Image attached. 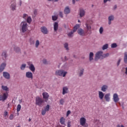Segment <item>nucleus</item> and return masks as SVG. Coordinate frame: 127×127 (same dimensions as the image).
<instances>
[{
    "label": "nucleus",
    "mask_w": 127,
    "mask_h": 127,
    "mask_svg": "<svg viewBox=\"0 0 127 127\" xmlns=\"http://www.w3.org/2000/svg\"><path fill=\"white\" fill-rule=\"evenodd\" d=\"M64 49L66 51H69V44L67 43H65L64 44Z\"/></svg>",
    "instance_id": "28"
},
{
    "label": "nucleus",
    "mask_w": 127,
    "mask_h": 127,
    "mask_svg": "<svg viewBox=\"0 0 127 127\" xmlns=\"http://www.w3.org/2000/svg\"><path fill=\"white\" fill-rule=\"evenodd\" d=\"M124 62L125 64H127V52L124 53Z\"/></svg>",
    "instance_id": "30"
},
{
    "label": "nucleus",
    "mask_w": 127,
    "mask_h": 127,
    "mask_svg": "<svg viewBox=\"0 0 127 127\" xmlns=\"http://www.w3.org/2000/svg\"><path fill=\"white\" fill-rule=\"evenodd\" d=\"M11 10L14 11L16 10V3L15 2H13L11 3V4L10 6Z\"/></svg>",
    "instance_id": "20"
},
{
    "label": "nucleus",
    "mask_w": 127,
    "mask_h": 127,
    "mask_svg": "<svg viewBox=\"0 0 127 127\" xmlns=\"http://www.w3.org/2000/svg\"><path fill=\"white\" fill-rule=\"evenodd\" d=\"M43 97L45 101H48V99L49 98V94L48 93L45 92L43 93Z\"/></svg>",
    "instance_id": "21"
},
{
    "label": "nucleus",
    "mask_w": 127,
    "mask_h": 127,
    "mask_svg": "<svg viewBox=\"0 0 127 127\" xmlns=\"http://www.w3.org/2000/svg\"><path fill=\"white\" fill-rule=\"evenodd\" d=\"M121 61H122V59H119L117 62V66H120V64H121Z\"/></svg>",
    "instance_id": "49"
},
{
    "label": "nucleus",
    "mask_w": 127,
    "mask_h": 127,
    "mask_svg": "<svg viewBox=\"0 0 127 127\" xmlns=\"http://www.w3.org/2000/svg\"><path fill=\"white\" fill-rule=\"evenodd\" d=\"M5 67H6V63L4 62L2 63L0 65V73H1L4 69H5Z\"/></svg>",
    "instance_id": "10"
},
{
    "label": "nucleus",
    "mask_w": 127,
    "mask_h": 127,
    "mask_svg": "<svg viewBox=\"0 0 127 127\" xmlns=\"http://www.w3.org/2000/svg\"><path fill=\"white\" fill-rule=\"evenodd\" d=\"M85 10L83 9H81L79 10V16L80 17H83L84 16H85Z\"/></svg>",
    "instance_id": "23"
},
{
    "label": "nucleus",
    "mask_w": 127,
    "mask_h": 127,
    "mask_svg": "<svg viewBox=\"0 0 127 127\" xmlns=\"http://www.w3.org/2000/svg\"><path fill=\"white\" fill-rule=\"evenodd\" d=\"M74 32H75V31L73 30L72 31H71V32L68 33L67 35L68 37H73V33H74Z\"/></svg>",
    "instance_id": "38"
},
{
    "label": "nucleus",
    "mask_w": 127,
    "mask_h": 127,
    "mask_svg": "<svg viewBox=\"0 0 127 127\" xmlns=\"http://www.w3.org/2000/svg\"><path fill=\"white\" fill-rule=\"evenodd\" d=\"M115 20V15L111 14L108 16V24L111 25L112 24V21Z\"/></svg>",
    "instance_id": "7"
},
{
    "label": "nucleus",
    "mask_w": 127,
    "mask_h": 127,
    "mask_svg": "<svg viewBox=\"0 0 127 127\" xmlns=\"http://www.w3.org/2000/svg\"><path fill=\"white\" fill-rule=\"evenodd\" d=\"M46 110H45L44 109H43L42 111V115L43 116H44V115H45V114H46Z\"/></svg>",
    "instance_id": "50"
},
{
    "label": "nucleus",
    "mask_w": 127,
    "mask_h": 127,
    "mask_svg": "<svg viewBox=\"0 0 127 127\" xmlns=\"http://www.w3.org/2000/svg\"><path fill=\"white\" fill-rule=\"evenodd\" d=\"M68 93H69V88L68 86H64L63 88V95H66V94H68Z\"/></svg>",
    "instance_id": "13"
},
{
    "label": "nucleus",
    "mask_w": 127,
    "mask_h": 127,
    "mask_svg": "<svg viewBox=\"0 0 127 127\" xmlns=\"http://www.w3.org/2000/svg\"><path fill=\"white\" fill-rule=\"evenodd\" d=\"M14 51H15L17 53H19L20 52V49L19 47H17L15 45L13 46Z\"/></svg>",
    "instance_id": "26"
},
{
    "label": "nucleus",
    "mask_w": 127,
    "mask_h": 127,
    "mask_svg": "<svg viewBox=\"0 0 127 127\" xmlns=\"http://www.w3.org/2000/svg\"><path fill=\"white\" fill-rule=\"evenodd\" d=\"M77 33L81 36H85L86 35V32L85 30L82 28H79L77 30Z\"/></svg>",
    "instance_id": "9"
},
{
    "label": "nucleus",
    "mask_w": 127,
    "mask_h": 127,
    "mask_svg": "<svg viewBox=\"0 0 127 127\" xmlns=\"http://www.w3.org/2000/svg\"><path fill=\"white\" fill-rule=\"evenodd\" d=\"M67 127H71V123L68 122V123H67Z\"/></svg>",
    "instance_id": "62"
},
{
    "label": "nucleus",
    "mask_w": 127,
    "mask_h": 127,
    "mask_svg": "<svg viewBox=\"0 0 127 127\" xmlns=\"http://www.w3.org/2000/svg\"><path fill=\"white\" fill-rule=\"evenodd\" d=\"M113 101L115 103H118L120 101V98H119V95L117 93H114L113 94Z\"/></svg>",
    "instance_id": "16"
},
{
    "label": "nucleus",
    "mask_w": 127,
    "mask_h": 127,
    "mask_svg": "<svg viewBox=\"0 0 127 127\" xmlns=\"http://www.w3.org/2000/svg\"><path fill=\"white\" fill-rule=\"evenodd\" d=\"M49 1H55V2H57L59 0H48Z\"/></svg>",
    "instance_id": "58"
},
{
    "label": "nucleus",
    "mask_w": 127,
    "mask_h": 127,
    "mask_svg": "<svg viewBox=\"0 0 127 127\" xmlns=\"http://www.w3.org/2000/svg\"><path fill=\"white\" fill-rule=\"evenodd\" d=\"M69 67V65H68V64L65 63L63 65V69H67Z\"/></svg>",
    "instance_id": "41"
},
{
    "label": "nucleus",
    "mask_w": 127,
    "mask_h": 127,
    "mask_svg": "<svg viewBox=\"0 0 127 127\" xmlns=\"http://www.w3.org/2000/svg\"><path fill=\"white\" fill-rule=\"evenodd\" d=\"M70 114H71V111L70 110L67 111L66 113V117H68Z\"/></svg>",
    "instance_id": "53"
},
{
    "label": "nucleus",
    "mask_w": 127,
    "mask_h": 127,
    "mask_svg": "<svg viewBox=\"0 0 127 127\" xmlns=\"http://www.w3.org/2000/svg\"><path fill=\"white\" fill-rule=\"evenodd\" d=\"M41 31L43 34H48V30L46 27L43 26L41 28Z\"/></svg>",
    "instance_id": "18"
},
{
    "label": "nucleus",
    "mask_w": 127,
    "mask_h": 127,
    "mask_svg": "<svg viewBox=\"0 0 127 127\" xmlns=\"http://www.w3.org/2000/svg\"><path fill=\"white\" fill-rule=\"evenodd\" d=\"M108 1H111V0H103L104 3H107Z\"/></svg>",
    "instance_id": "56"
},
{
    "label": "nucleus",
    "mask_w": 127,
    "mask_h": 127,
    "mask_svg": "<svg viewBox=\"0 0 127 127\" xmlns=\"http://www.w3.org/2000/svg\"><path fill=\"white\" fill-rule=\"evenodd\" d=\"M59 16H60V17H61L62 18H63V12H59Z\"/></svg>",
    "instance_id": "52"
},
{
    "label": "nucleus",
    "mask_w": 127,
    "mask_h": 127,
    "mask_svg": "<svg viewBox=\"0 0 127 127\" xmlns=\"http://www.w3.org/2000/svg\"><path fill=\"white\" fill-rule=\"evenodd\" d=\"M85 71V69L83 67H80L78 70V76L79 77H83V75H84V72Z\"/></svg>",
    "instance_id": "8"
},
{
    "label": "nucleus",
    "mask_w": 127,
    "mask_h": 127,
    "mask_svg": "<svg viewBox=\"0 0 127 127\" xmlns=\"http://www.w3.org/2000/svg\"><path fill=\"white\" fill-rule=\"evenodd\" d=\"M64 28H68V25L64 24Z\"/></svg>",
    "instance_id": "60"
},
{
    "label": "nucleus",
    "mask_w": 127,
    "mask_h": 127,
    "mask_svg": "<svg viewBox=\"0 0 127 127\" xmlns=\"http://www.w3.org/2000/svg\"><path fill=\"white\" fill-rule=\"evenodd\" d=\"M117 7H118V6H117V5H115L114 6H113V10H116V9H117Z\"/></svg>",
    "instance_id": "57"
},
{
    "label": "nucleus",
    "mask_w": 127,
    "mask_h": 127,
    "mask_svg": "<svg viewBox=\"0 0 127 127\" xmlns=\"http://www.w3.org/2000/svg\"><path fill=\"white\" fill-rule=\"evenodd\" d=\"M108 48H109V44H106L102 46V50H106V49H108Z\"/></svg>",
    "instance_id": "34"
},
{
    "label": "nucleus",
    "mask_w": 127,
    "mask_h": 127,
    "mask_svg": "<svg viewBox=\"0 0 127 127\" xmlns=\"http://www.w3.org/2000/svg\"><path fill=\"white\" fill-rule=\"evenodd\" d=\"M7 115H8V113H7V112H6V111H5L4 113V117H6V116H7Z\"/></svg>",
    "instance_id": "59"
},
{
    "label": "nucleus",
    "mask_w": 127,
    "mask_h": 127,
    "mask_svg": "<svg viewBox=\"0 0 127 127\" xmlns=\"http://www.w3.org/2000/svg\"><path fill=\"white\" fill-rule=\"evenodd\" d=\"M44 103V100L42 99L39 96H37L36 97V105L37 106H39V107H41L43 103Z\"/></svg>",
    "instance_id": "3"
},
{
    "label": "nucleus",
    "mask_w": 127,
    "mask_h": 127,
    "mask_svg": "<svg viewBox=\"0 0 127 127\" xmlns=\"http://www.w3.org/2000/svg\"><path fill=\"white\" fill-rule=\"evenodd\" d=\"M59 25H58V22H55L54 23V30L55 32H57V30H58V27Z\"/></svg>",
    "instance_id": "22"
},
{
    "label": "nucleus",
    "mask_w": 127,
    "mask_h": 127,
    "mask_svg": "<svg viewBox=\"0 0 127 127\" xmlns=\"http://www.w3.org/2000/svg\"><path fill=\"white\" fill-rule=\"evenodd\" d=\"M80 26H81L80 24H76V25L74 27L73 31H74L75 32H76V31H77V29H78V28H79Z\"/></svg>",
    "instance_id": "35"
},
{
    "label": "nucleus",
    "mask_w": 127,
    "mask_h": 127,
    "mask_svg": "<svg viewBox=\"0 0 127 127\" xmlns=\"http://www.w3.org/2000/svg\"><path fill=\"white\" fill-rule=\"evenodd\" d=\"M34 14H36L37 13V10H35L34 11Z\"/></svg>",
    "instance_id": "63"
},
{
    "label": "nucleus",
    "mask_w": 127,
    "mask_h": 127,
    "mask_svg": "<svg viewBox=\"0 0 127 127\" xmlns=\"http://www.w3.org/2000/svg\"><path fill=\"white\" fill-rule=\"evenodd\" d=\"M105 97V94L103 91H98V98L101 101H103L104 100V98Z\"/></svg>",
    "instance_id": "12"
},
{
    "label": "nucleus",
    "mask_w": 127,
    "mask_h": 127,
    "mask_svg": "<svg viewBox=\"0 0 127 127\" xmlns=\"http://www.w3.org/2000/svg\"><path fill=\"white\" fill-rule=\"evenodd\" d=\"M57 18H58V17H57V16H55V15L52 16L53 20L54 21L57 20Z\"/></svg>",
    "instance_id": "47"
},
{
    "label": "nucleus",
    "mask_w": 127,
    "mask_h": 127,
    "mask_svg": "<svg viewBox=\"0 0 127 127\" xmlns=\"http://www.w3.org/2000/svg\"><path fill=\"white\" fill-rule=\"evenodd\" d=\"M56 75L57 76H60L61 77V69L56 70Z\"/></svg>",
    "instance_id": "36"
},
{
    "label": "nucleus",
    "mask_w": 127,
    "mask_h": 127,
    "mask_svg": "<svg viewBox=\"0 0 127 127\" xmlns=\"http://www.w3.org/2000/svg\"><path fill=\"white\" fill-rule=\"evenodd\" d=\"M70 8H69V7L66 6L64 8V14H69V13H70Z\"/></svg>",
    "instance_id": "24"
},
{
    "label": "nucleus",
    "mask_w": 127,
    "mask_h": 127,
    "mask_svg": "<svg viewBox=\"0 0 127 127\" xmlns=\"http://www.w3.org/2000/svg\"><path fill=\"white\" fill-rule=\"evenodd\" d=\"M64 103H65V100L63 98L61 99L60 100V105H64Z\"/></svg>",
    "instance_id": "44"
},
{
    "label": "nucleus",
    "mask_w": 127,
    "mask_h": 127,
    "mask_svg": "<svg viewBox=\"0 0 127 127\" xmlns=\"http://www.w3.org/2000/svg\"><path fill=\"white\" fill-rule=\"evenodd\" d=\"M21 109V105L20 104H18L17 106V112H18L20 111Z\"/></svg>",
    "instance_id": "45"
},
{
    "label": "nucleus",
    "mask_w": 127,
    "mask_h": 127,
    "mask_svg": "<svg viewBox=\"0 0 127 127\" xmlns=\"http://www.w3.org/2000/svg\"><path fill=\"white\" fill-rule=\"evenodd\" d=\"M111 48H117L118 47V45L117 43H113L111 45Z\"/></svg>",
    "instance_id": "43"
},
{
    "label": "nucleus",
    "mask_w": 127,
    "mask_h": 127,
    "mask_svg": "<svg viewBox=\"0 0 127 127\" xmlns=\"http://www.w3.org/2000/svg\"><path fill=\"white\" fill-rule=\"evenodd\" d=\"M43 63H44V64H46V63H47V60L45 59H43Z\"/></svg>",
    "instance_id": "54"
},
{
    "label": "nucleus",
    "mask_w": 127,
    "mask_h": 127,
    "mask_svg": "<svg viewBox=\"0 0 127 127\" xmlns=\"http://www.w3.org/2000/svg\"><path fill=\"white\" fill-rule=\"evenodd\" d=\"M20 30L23 33L26 32L28 30V27L27 25V22L26 21H23L20 24Z\"/></svg>",
    "instance_id": "1"
},
{
    "label": "nucleus",
    "mask_w": 127,
    "mask_h": 127,
    "mask_svg": "<svg viewBox=\"0 0 127 127\" xmlns=\"http://www.w3.org/2000/svg\"><path fill=\"white\" fill-rule=\"evenodd\" d=\"M104 99L106 102H110L111 101V93H106L104 95Z\"/></svg>",
    "instance_id": "17"
},
{
    "label": "nucleus",
    "mask_w": 127,
    "mask_h": 127,
    "mask_svg": "<svg viewBox=\"0 0 127 127\" xmlns=\"http://www.w3.org/2000/svg\"><path fill=\"white\" fill-rule=\"evenodd\" d=\"M25 68H26V64H22L20 66V69L22 70V71H23L25 69Z\"/></svg>",
    "instance_id": "33"
},
{
    "label": "nucleus",
    "mask_w": 127,
    "mask_h": 127,
    "mask_svg": "<svg viewBox=\"0 0 127 127\" xmlns=\"http://www.w3.org/2000/svg\"><path fill=\"white\" fill-rule=\"evenodd\" d=\"M1 88L2 90H3V91H5L6 93H7V92L9 91V88L7 86L1 85Z\"/></svg>",
    "instance_id": "25"
},
{
    "label": "nucleus",
    "mask_w": 127,
    "mask_h": 127,
    "mask_svg": "<svg viewBox=\"0 0 127 127\" xmlns=\"http://www.w3.org/2000/svg\"><path fill=\"white\" fill-rule=\"evenodd\" d=\"M100 34H102L104 32V27H100L99 30Z\"/></svg>",
    "instance_id": "42"
},
{
    "label": "nucleus",
    "mask_w": 127,
    "mask_h": 127,
    "mask_svg": "<svg viewBox=\"0 0 127 127\" xmlns=\"http://www.w3.org/2000/svg\"><path fill=\"white\" fill-rule=\"evenodd\" d=\"M2 56L4 58H6V52H3L2 53Z\"/></svg>",
    "instance_id": "48"
},
{
    "label": "nucleus",
    "mask_w": 127,
    "mask_h": 127,
    "mask_svg": "<svg viewBox=\"0 0 127 127\" xmlns=\"http://www.w3.org/2000/svg\"><path fill=\"white\" fill-rule=\"evenodd\" d=\"M109 88V86L107 85L104 84L101 87V92H107L108 89Z\"/></svg>",
    "instance_id": "19"
},
{
    "label": "nucleus",
    "mask_w": 127,
    "mask_h": 127,
    "mask_svg": "<svg viewBox=\"0 0 127 127\" xmlns=\"http://www.w3.org/2000/svg\"><path fill=\"white\" fill-rule=\"evenodd\" d=\"M8 97V93L5 92L2 94V95L0 94V101H2V102H4L5 100L7 99Z\"/></svg>",
    "instance_id": "5"
},
{
    "label": "nucleus",
    "mask_w": 127,
    "mask_h": 127,
    "mask_svg": "<svg viewBox=\"0 0 127 127\" xmlns=\"http://www.w3.org/2000/svg\"><path fill=\"white\" fill-rule=\"evenodd\" d=\"M9 119L10 120H13V115L11 114L9 116Z\"/></svg>",
    "instance_id": "55"
},
{
    "label": "nucleus",
    "mask_w": 127,
    "mask_h": 127,
    "mask_svg": "<svg viewBox=\"0 0 127 127\" xmlns=\"http://www.w3.org/2000/svg\"><path fill=\"white\" fill-rule=\"evenodd\" d=\"M125 70L124 71V74H125L126 77H127V67H125Z\"/></svg>",
    "instance_id": "51"
},
{
    "label": "nucleus",
    "mask_w": 127,
    "mask_h": 127,
    "mask_svg": "<svg viewBox=\"0 0 127 127\" xmlns=\"http://www.w3.org/2000/svg\"><path fill=\"white\" fill-rule=\"evenodd\" d=\"M86 118L84 117L81 118L79 120L80 126H82V127H84V126L86 125Z\"/></svg>",
    "instance_id": "14"
},
{
    "label": "nucleus",
    "mask_w": 127,
    "mask_h": 127,
    "mask_svg": "<svg viewBox=\"0 0 127 127\" xmlns=\"http://www.w3.org/2000/svg\"><path fill=\"white\" fill-rule=\"evenodd\" d=\"M85 28H86V33L87 34H91L92 33L91 29L92 27H91V20H87L85 23Z\"/></svg>",
    "instance_id": "2"
},
{
    "label": "nucleus",
    "mask_w": 127,
    "mask_h": 127,
    "mask_svg": "<svg viewBox=\"0 0 127 127\" xmlns=\"http://www.w3.org/2000/svg\"><path fill=\"white\" fill-rule=\"evenodd\" d=\"M3 77H4V78L7 80H9V79H10V74L8 72L3 71Z\"/></svg>",
    "instance_id": "11"
},
{
    "label": "nucleus",
    "mask_w": 127,
    "mask_h": 127,
    "mask_svg": "<svg viewBox=\"0 0 127 127\" xmlns=\"http://www.w3.org/2000/svg\"><path fill=\"white\" fill-rule=\"evenodd\" d=\"M49 109H50V106H49V105H47L46 107L44 108V110L47 112H48V111H49Z\"/></svg>",
    "instance_id": "46"
},
{
    "label": "nucleus",
    "mask_w": 127,
    "mask_h": 127,
    "mask_svg": "<svg viewBox=\"0 0 127 127\" xmlns=\"http://www.w3.org/2000/svg\"><path fill=\"white\" fill-rule=\"evenodd\" d=\"M26 20L27 23L30 24V23H31V21H32V19L31 18V17L29 16Z\"/></svg>",
    "instance_id": "32"
},
{
    "label": "nucleus",
    "mask_w": 127,
    "mask_h": 127,
    "mask_svg": "<svg viewBox=\"0 0 127 127\" xmlns=\"http://www.w3.org/2000/svg\"><path fill=\"white\" fill-rule=\"evenodd\" d=\"M39 45H40V41L37 40L35 43V48H38L39 47Z\"/></svg>",
    "instance_id": "31"
},
{
    "label": "nucleus",
    "mask_w": 127,
    "mask_h": 127,
    "mask_svg": "<svg viewBox=\"0 0 127 127\" xmlns=\"http://www.w3.org/2000/svg\"><path fill=\"white\" fill-rule=\"evenodd\" d=\"M117 127H125L124 125H121V126L120 125H118Z\"/></svg>",
    "instance_id": "64"
},
{
    "label": "nucleus",
    "mask_w": 127,
    "mask_h": 127,
    "mask_svg": "<svg viewBox=\"0 0 127 127\" xmlns=\"http://www.w3.org/2000/svg\"><path fill=\"white\" fill-rule=\"evenodd\" d=\"M89 59L90 62L94 60V53L93 52H90L89 53Z\"/></svg>",
    "instance_id": "27"
},
{
    "label": "nucleus",
    "mask_w": 127,
    "mask_h": 127,
    "mask_svg": "<svg viewBox=\"0 0 127 127\" xmlns=\"http://www.w3.org/2000/svg\"><path fill=\"white\" fill-rule=\"evenodd\" d=\"M60 123L62 125H65V119L63 117H62L60 119Z\"/></svg>",
    "instance_id": "37"
},
{
    "label": "nucleus",
    "mask_w": 127,
    "mask_h": 127,
    "mask_svg": "<svg viewBox=\"0 0 127 127\" xmlns=\"http://www.w3.org/2000/svg\"><path fill=\"white\" fill-rule=\"evenodd\" d=\"M66 60H67V57L64 56V59L63 60V61H66Z\"/></svg>",
    "instance_id": "61"
},
{
    "label": "nucleus",
    "mask_w": 127,
    "mask_h": 127,
    "mask_svg": "<svg viewBox=\"0 0 127 127\" xmlns=\"http://www.w3.org/2000/svg\"><path fill=\"white\" fill-rule=\"evenodd\" d=\"M25 76L28 79H33V74H32V72L30 71L26 72Z\"/></svg>",
    "instance_id": "15"
},
{
    "label": "nucleus",
    "mask_w": 127,
    "mask_h": 127,
    "mask_svg": "<svg viewBox=\"0 0 127 127\" xmlns=\"http://www.w3.org/2000/svg\"><path fill=\"white\" fill-rule=\"evenodd\" d=\"M99 59H103V51H99L97 52L95 54V60L98 61Z\"/></svg>",
    "instance_id": "4"
},
{
    "label": "nucleus",
    "mask_w": 127,
    "mask_h": 127,
    "mask_svg": "<svg viewBox=\"0 0 127 127\" xmlns=\"http://www.w3.org/2000/svg\"><path fill=\"white\" fill-rule=\"evenodd\" d=\"M29 16L28 15H27V14H23V16H22V18L25 19V21H26V20L27 19V18H28Z\"/></svg>",
    "instance_id": "39"
},
{
    "label": "nucleus",
    "mask_w": 127,
    "mask_h": 127,
    "mask_svg": "<svg viewBox=\"0 0 127 127\" xmlns=\"http://www.w3.org/2000/svg\"><path fill=\"white\" fill-rule=\"evenodd\" d=\"M27 64L29 66V69L32 72H35V67L34 66V65L32 64V63L31 62H27Z\"/></svg>",
    "instance_id": "6"
},
{
    "label": "nucleus",
    "mask_w": 127,
    "mask_h": 127,
    "mask_svg": "<svg viewBox=\"0 0 127 127\" xmlns=\"http://www.w3.org/2000/svg\"><path fill=\"white\" fill-rule=\"evenodd\" d=\"M67 71L61 69V77H66V75H67Z\"/></svg>",
    "instance_id": "29"
},
{
    "label": "nucleus",
    "mask_w": 127,
    "mask_h": 127,
    "mask_svg": "<svg viewBox=\"0 0 127 127\" xmlns=\"http://www.w3.org/2000/svg\"><path fill=\"white\" fill-rule=\"evenodd\" d=\"M109 55H110L109 53L104 54V53H103L102 59H104V58H107V57H109Z\"/></svg>",
    "instance_id": "40"
}]
</instances>
